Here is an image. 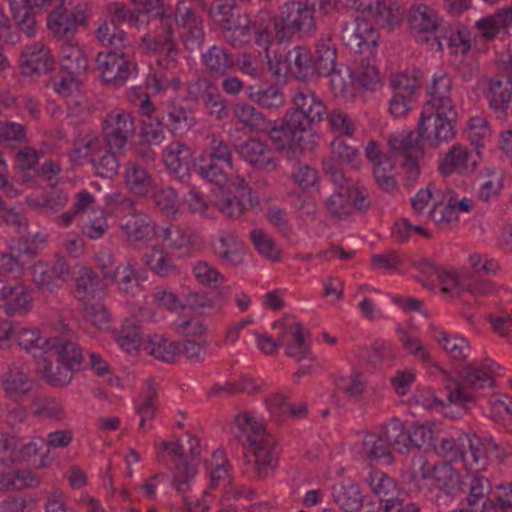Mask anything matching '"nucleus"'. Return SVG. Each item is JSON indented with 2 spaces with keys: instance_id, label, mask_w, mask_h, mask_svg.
Instances as JSON below:
<instances>
[{
  "instance_id": "obj_26",
  "label": "nucleus",
  "mask_w": 512,
  "mask_h": 512,
  "mask_svg": "<svg viewBox=\"0 0 512 512\" xmlns=\"http://www.w3.org/2000/svg\"><path fill=\"white\" fill-rule=\"evenodd\" d=\"M233 196L217 202L219 209L230 219L239 218L250 202L251 188L243 178H237L231 184Z\"/></svg>"
},
{
  "instance_id": "obj_27",
  "label": "nucleus",
  "mask_w": 512,
  "mask_h": 512,
  "mask_svg": "<svg viewBox=\"0 0 512 512\" xmlns=\"http://www.w3.org/2000/svg\"><path fill=\"white\" fill-rule=\"evenodd\" d=\"M202 63L213 77H223L238 65L234 55L225 47L213 45L202 54Z\"/></svg>"
},
{
  "instance_id": "obj_19",
  "label": "nucleus",
  "mask_w": 512,
  "mask_h": 512,
  "mask_svg": "<svg viewBox=\"0 0 512 512\" xmlns=\"http://www.w3.org/2000/svg\"><path fill=\"white\" fill-rule=\"evenodd\" d=\"M154 21L160 23L162 30L161 35L164 36L162 49L159 52L158 65L163 69L172 70L177 67L179 49L176 41L173 38L175 19L172 15L166 14L163 11H157L152 18Z\"/></svg>"
},
{
  "instance_id": "obj_54",
  "label": "nucleus",
  "mask_w": 512,
  "mask_h": 512,
  "mask_svg": "<svg viewBox=\"0 0 512 512\" xmlns=\"http://www.w3.org/2000/svg\"><path fill=\"white\" fill-rule=\"evenodd\" d=\"M116 341L127 353H137L142 343L139 326L132 320H125L118 332Z\"/></svg>"
},
{
  "instance_id": "obj_58",
  "label": "nucleus",
  "mask_w": 512,
  "mask_h": 512,
  "mask_svg": "<svg viewBox=\"0 0 512 512\" xmlns=\"http://www.w3.org/2000/svg\"><path fill=\"white\" fill-rule=\"evenodd\" d=\"M33 413L38 417H44L53 420H62L65 417L63 406L54 398L40 397L31 403Z\"/></svg>"
},
{
  "instance_id": "obj_52",
  "label": "nucleus",
  "mask_w": 512,
  "mask_h": 512,
  "mask_svg": "<svg viewBox=\"0 0 512 512\" xmlns=\"http://www.w3.org/2000/svg\"><path fill=\"white\" fill-rule=\"evenodd\" d=\"M324 206L333 219H346L352 214L351 196L347 189L334 192L325 200Z\"/></svg>"
},
{
  "instance_id": "obj_12",
  "label": "nucleus",
  "mask_w": 512,
  "mask_h": 512,
  "mask_svg": "<svg viewBox=\"0 0 512 512\" xmlns=\"http://www.w3.org/2000/svg\"><path fill=\"white\" fill-rule=\"evenodd\" d=\"M341 38L344 44L355 53H363L378 45L379 36L367 19L356 17L343 24Z\"/></svg>"
},
{
  "instance_id": "obj_43",
  "label": "nucleus",
  "mask_w": 512,
  "mask_h": 512,
  "mask_svg": "<svg viewBox=\"0 0 512 512\" xmlns=\"http://www.w3.org/2000/svg\"><path fill=\"white\" fill-rule=\"evenodd\" d=\"M314 75L327 77L336 66V48L330 41L317 43L312 55Z\"/></svg>"
},
{
  "instance_id": "obj_57",
  "label": "nucleus",
  "mask_w": 512,
  "mask_h": 512,
  "mask_svg": "<svg viewBox=\"0 0 512 512\" xmlns=\"http://www.w3.org/2000/svg\"><path fill=\"white\" fill-rule=\"evenodd\" d=\"M392 158L386 156L383 161L377 162L373 167V176L378 187L387 193L393 192L397 187V182L392 175L395 165Z\"/></svg>"
},
{
  "instance_id": "obj_17",
  "label": "nucleus",
  "mask_w": 512,
  "mask_h": 512,
  "mask_svg": "<svg viewBox=\"0 0 512 512\" xmlns=\"http://www.w3.org/2000/svg\"><path fill=\"white\" fill-rule=\"evenodd\" d=\"M347 7L366 13L380 27L393 29L401 21L398 8L388 5L385 0H346Z\"/></svg>"
},
{
  "instance_id": "obj_40",
  "label": "nucleus",
  "mask_w": 512,
  "mask_h": 512,
  "mask_svg": "<svg viewBox=\"0 0 512 512\" xmlns=\"http://www.w3.org/2000/svg\"><path fill=\"white\" fill-rule=\"evenodd\" d=\"M512 26V7L498 10L495 14L476 22V27L487 40H493L500 30Z\"/></svg>"
},
{
  "instance_id": "obj_50",
  "label": "nucleus",
  "mask_w": 512,
  "mask_h": 512,
  "mask_svg": "<svg viewBox=\"0 0 512 512\" xmlns=\"http://www.w3.org/2000/svg\"><path fill=\"white\" fill-rule=\"evenodd\" d=\"M143 259L145 265L160 277H168L179 273L173 259L163 250L153 248L150 253L144 254Z\"/></svg>"
},
{
  "instance_id": "obj_42",
  "label": "nucleus",
  "mask_w": 512,
  "mask_h": 512,
  "mask_svg": "<svg viewBox=\"0 0 512 512\" xmlns=\"http://www.w3.org/2000/svg\"><path fill=\"white\" fill-rule=\"evenodd\" d=\"M332 495L336 504L347 512L360 510L363 505V497L357 484L338 483L332 488Z\"/></svg>"
},
{
  "instance_id": "obj_31",
  "label": "nucleus",
  "mask_w": 512,
  "mask_h": 512,
  "mask_svg": "<svg viewBox=\"0 0 512 512\" xmlns=\"http://www.w3.org/2000/svg\"><path fill=\"white\" fill-rule=\"evenodd\" d=\"M75 371L77 370L60 361H55L54 363L50 356L43 358L37 366L38 374L47 384L53 387L68 385Z\"/></svg>"
},
{
  "instance_id": "obj_10",
  "label": "nucleus",
  "mask_w": 512,
  "mask_h": 512,
  "mask_svg": "<svg viewBox=\"0 0 512 512\" xmlns=\"http://www.w3.org/2000/svg\"><path fill=\"white\" fill-rule=\"evenodd\" d=\"M163 451L172 458L174 463V472L172 484L176 491L184 497L187 504L190 505L186 492L191 489L192 482L197 474V463L188 461V456L183 453L181 444L175 442H162ZM191 509V506H189Z\"/></svg>"
},
{
  "instance_id": "obj_13",
  "label": "nucleus",
  "mask_w": 512,
  "mask_h": 512,
  "mask_svg": "<svg viewBox=\"0 0 512 512\" xmlns=\"http://www.w3.org/2000/svg\"><path fill=\"white\" fill-rule=\"evenodd\" d=\"M485 97L488 108L500 120L512 115V80L508 77H494L488 80Z\"/></svg>"
},
{
  "instance_id": "obj_34",
  "label": "nucleus",
  "mask_w": 512,
  "mask_h": 512,
  "mask_svg": "<svg viewBox=\"0 0 512 512\" xmlns=\"http://www.w3.org/2000/svg\"><path fill=\"white\" fill-rule=\"evenodd\" d=\"M0 300L5 301L4 308L8 314H22L31 309L32 298L21 286H10L0 280Z\"/></svg>"
},
{
  "instance_id": "obj_3",
  "label": "nucleus",
  "mask_w": 512,
  "mask_h": 512,
  "mask_svg": "<svg viewBox=\"0 0 512 512\" xmlns=\"http://www.w3.org/2000/svg\"><path fill=\"white\" fill-rule=\"evenodd\" d=\"M495 366L496 364L488 359L482 361L479 366L467 364L459 370L462 382L450 377L448 372L443 370L442 373L445 375L446 389L448 391V401L455 404L473 401L474 395L466 387L480 389L485 384L492 386L494 384L492 374L494 373Z\"/></svg>"
},
{
  "instance_id": "obj_22",
  "label": "nucleus",
  "mask_w": 512,
  "mask_h": 512,
  "mask_svg": "<svg viewBox=\"0 0 512 512\" xmlns=\"http://www.w3.org/2000/svg\"><path fill=\"white\" fill-rule=\"evenodd\" d=\"M163 161L168 171L180 180L190 176L193 151L183 142L173 141L163 151Z\"/></svg>"
},
{
  "instance_id": "obj_62",
  "label": "nucleus",
  "mask_w": 512,
  "mask_h": 512,
  "mask_svg": "<svg viewBox=\"0 0 512 512\" xmlns=\"http://www.w3.org/2000/svg\"><path fill=\"white\" fill-rule=\"evenodd\" d=\"M94 217L89 215L82 218L81 232L84 236L90 239L101 238L108 230L107 219L101 210H92Z\"/></svg>"
},
{
  "instance_id": "obj_36",
  "label": "nucleus",
  "mask_w": 512,
  "mask_h": 512,
  "mask_svg": "<svg viewBox=\"0 0 512 512\" xmlns=\"http://www.w3.org/2000/svg\"><path fill=\"white\" fill-rule=\"evenodd\" d=\"M124 183L130 192L145 197L153 186V179L143 166L130 161L125 166Z\"/></svg>"
},
{
  "instance_id": "obj_37",
  "label": "nucleus",
  "mask_w": 512,
  "mask_h": 512,
  "mask_svg": "<svg viewBox=\"0 0 512 512\" xmlns=\"http://www.w3.org/2000/svg\"><path fill=\"white\" fill-rule=\"evenodd\" d=\"M408 23L413 32L430 34L438 28V16L433 8L425 4H418L410 8Z\"/></svg>"
},
{
  "instance_id": "obj_63",
  "label": "nucleus",
  "mask_w": 512,
  "mask_h": 512,
  "mask_svg": "<svg viewBox=\"0 0 512 512\" xmlns=\"http://www.w3.org/2000/svg\"><path fill=\"white\" fill-rule=\"evenodd\" d=\"M164 128L165 125L160 119L159 113L152 115L149 118L142 120V126L140 130L139 138L144 139L147 142L159 145L164 139Z\"/></svg>"
},
{
  "instance_id": "obj_28",
  "label": "nucleus",
  "mask_w": 512,
  "mask_h": 512,
  "mask_svg": "<svg viewBox=\"0 0 512 512\" xmlns=\"http://www.w3.org/2000/svg\"><path fill=\"white\" fill-rule=\"evenodd\" d=\"M434 485L447 495L456 496L459 492H465L467 481L450 463L434 464Z\"/></svg>"
},
{
  "instance_id": "obj_29",
  "label": "nucleus",
  "mask_w": 512,
  "mask_h": 512,
  "mask_svg": "<svg viewBox=\"0 0 512 512\" xmlns=\"http://www.w3.org/2000/svg\"><path fill=\"white\" fill-rule=\"evenodd\" d=\"M288 72L292 77L301 81H310L315 78L312 54L304 47L296 46L289 50L285 56Z\"/></svg>"
},
{
  "instance_id": "obj_59",
  "label": "nucleus",
  "mask_w": 512,
  "mask_h": 512,
  "mask_svg": "<svg viewBox=\"0 0 512 512\" xmlns=\"http://www.w3.org/2000/svg\"><path fill=\"white\" fill-rule=\"evenodd\" d=\"M328 76L330 77L331 88L335 93H347L355 83L354 71L345 64L336 65Z\"/></svg>"
},
{
  "instance_id": "obj_53",
  "label": "nucleus",
  "mask_w": 512,
  "mask_h": 512,
  "mask_svg": "<svg viewBox=\"0 0 512 512\" xmlns=\"http://www.w3.org/2000/svg\"><path fill=\"white\" fill-rule=\"evenodd\" d=\"M145 349L150 355L166 363H173L180 351V347L175 342H170L162 336L155 335L149 339Z\"/></svg>"
},
{
  "instance_id": "obj_55",
  "label": "nucleus",
  "mask_w": 512,
  "mask_h": 512,
  "mask_svg": "<svg viewBox=\"0 0 512 512\" xmlns=\"http://www.w3.org/2000/svg\"><path fill=\"white\" fill-rule=\"evenodd\" d=\"M435 340L453 359L462 361L468 357L470 346L465 338L441 331L435 335Z\"/></svg>"
},
{
  "instance_id": "obj_47",
  "label": "nucleus",
  "mask_w": 512,
  "mask_h": 512,
  "mask_svg": "<svg viewBox=\"0 0 512 512\" xmlns=\"http://www.w3.org/2000/svg\"><path fill=\"white\" fill-rule=\"evenodd\" d=\"M12 340L19 347L36 356L37 354L45 353L49 337H42L40 332L35 329L21 328L16 330L14 328Z\"/></svg>"
},
{
  "instance_id": "obj_46",
  "label": "nucleus",
  "mask_w": 512,
  "mask_h": 512,
  "mask_svg": "<svg viewBox=\"0 0 512 512\" xmlns=\"http://www.w3.org/2000/svg\"><path fill=\"white\" fill-rule=\"evenodd\" d=\"M363 450L371 461L390 464L393 461L392 449L383 439L381 433H367L362 442Z\"/></svg>"
},
{
  "instance_id": "obj_5",
  "label": "nucleus",
  "mask_w": 512,
  "mask_h": 512,
  "mask_svg": "<svg viewBox=\"0 0 512 512\" xmlns=\"http://www.w3.org/2000/svg\"><path fill=\"white\" fill-rule=\"evenodd\" d=\"M308 130L298 125L286 114L282 119L272 121L265 131L274 149L286 157H296L309 149L310 141L306 139Z\"/></svg>"
},
{
  "instance_id": "obj_56",
  "label": "nucleus",
  "mask_w": 512,
  "mask_h": 512,
  "mask_svg": "<svg viewBox=\"0 0 512 512\" xmlns=\"http://www.w3.org/2000/svg\"><path fill=\"white\" fill-rule=\"evenodd\" d=\"M248 97L261 108L270 111L278 110L285 103L283 93L275 86L251 92Z\"/></svg>"
},
{
  "instance_id": "obj_44",
  "label": "nucleus",
  "mask_w": 512,
  "mask_h": 512,
  "mask_svg": "<svg viewBox=\"0 0 512 512\" xmlns=\"http://www.w3.org/2000/svg\"><path fill=\"white\" fill-rule=\"evenodd\" d=\"M214 253L228 264L236 266L243 261L241 243L231 234H221L213 242Z\"/></svg>"
},
{
  "instance_id": "obj_61",
  "label": "nucleus",
  "mask_w": 512,
  "mask_h": 512,
  "mask_svg": "<svg viewBox=\"0 0 512 512\" xmlns=\"http://www.w3.org/2000/svg\"><path fill=\"white\" fill-rule=\"evenodd\" d=\"M433 43L437 44V49L439 51H442L444 48V45H446L448 48H450L452 53L457 54L459 51H461L462 54H466L470 49V42L467 39L464 32L460 30H456L450 33L449 36H440V35H434Z\"/></svg>"
},
{
  "instance_id": "obj_30",
  "label": "nucleus",
  "mask_w": 512,
  "mask_h": 512,
  "mask_svg": "<svg viewBox=\"0 0 512 512\" xmlns=\"http://www.w3.org/2000/svg\"><path fill=\"white\" fill-rule=\"evenodd\" d=\"M54 68V61L49 51L43 46H32L21 55L22 74L33 76L40 73H48Z\"/></svg>"
},
{
  "instance_id": "obj_60",
  "label": "nucleus",
  "mask_w": 512,
  "mask_h": 512,
  "mask_svg": "<svg viewBox=\"0 0 512 512\" xmlns=\"http://www.w3.org/2000/svg\"><path fill=\"white\" fill-rule=\"evenodd\" d=\"M435 438V432L428 424L413 423L407 430V451L412 447L421 449L430 445Z\"/></svg>"
},
{
  "instance_id": "obj_1",
  "label": "nucleus",
  "mask_w": 512,
  "mask_h": 512,
  "mask_svg": "<svg viewBox=\"0 0 512 512\" xmlns=\"http://www.w3.org/2000/svg\"><path fill=\"white\" fill-rule=\"evenodd\" d=\"M234 423L238 429L236 438L247 451L246 473L257 480L270 477L278 466L279 451L274 437L247 412L235 416Z\"/></svg>"
},
{
  "instance_id": "obj_16",
  "label": "nucleus",
  "mask_w": 512,
  "mask_h": 512,
  "mask_svg": "<svg viewBox=\"0 0 512 512\" xmlns=\"http://www.w3.org/2000/svg\"><path fill=\"white\" fill-rule=\"evenodd\" d=\"M158 113L165 128L175 136H183L197 123L193 110L180 102L164 103L159 107Z\"/></svg>"
},
{
  "instance_id": "obj_45",
  "label": "nucleus",
  "mask_w": 512,
  "mask_h": 512,
  "mask_svg": "<svg viewBox=\"0 0 512 512\" xmlns=\"http://www.w3.org/2000/svg\"><path fill=\"white\" fill-rule=\"evenodd\" d=\"M15 160L16 170L22 181L29 184L31 188H34L36 177L40 175L39 169L37 168V152L30 147H25L24 149L17 152Z\"/></svg>"
},
{
  "instance_id": "obj_15",
  "label": "nucleus",
  "mask_w": 512,
  "mask_h": 512,
  "mask_svg": "<svg viewBox=\"0 0 512 512\" xmlns=\"http://www.w3.org/2000/svg\"><path fill=\"white\" fill-rule=\"evenodd\" d=\"M134 132V119L128 112L111 113L104 120L103 137L110 149L121 150Z\"/></svg>"
},
{
  "instance_id": "obj_48",
  "label": "nucleus",
  "mask_w": 512,
  "mask_h": 512,
  "mask_svg": "<svg viewBox=\"0 0 512 512\" xmlns=\"http://www.w3.org/2000/svg\"><path fill=\"white\" fill-rule=\"evenodd\" d=\"M277 326H280L284 330H292V339L288 342L286 347L288 356L300 361L310 353V346L305 341L306 331L300 322H296L290 327L282 322H278L274 324V327Z\"/></svg>"
},
{
  "instance_id": "obj_25",
  "label": "nucleus",
  "mask_w": 512,
  "mask_h": 512,
  "mask_svg": "<svg viewBox=\"0 0 512 512\" xmlns=\"http://www.w3.org/2000/svg\"><path fill=\"white\" fill-rule=\"evenodd\" d=\"M143 280L139 263L135 259L130 258L116 266L115 273L109 281L116 283L121 292L135 295L142 290Z\"/></svg>"
},
{
  "instance_id": "obj_39",
  "label": "nucleus",
  "mask_w": 512,
  "mask_h": 512,
  "mask_svg": "<svg viewBox=\"0 0 512 512\" xmlns=\"http://www.w3.org/2000/svg\"><path fill=\"white\" fill-rule=\"evenodd\" d=\"M233 113L241 124L256 133H265L271 122L265 114L246 102L236 103L233 107Z\"/></svg>"
},
{
  "instance_id": "obj_49",
  "label": "nucleus",
  "mask_w": 512,
  "mask_h": 512,
  "mask_svg": "<svg viewBox=\"0 0 512 512\" xmlns=\"http://www.w3.org/2000/svg\"><path fill=\"white\" fill-rule=\"evenodd\" d=\"M467 480L469 481L465 487L469 489L467 504L473 508L481 503V508H476L475 512H486L487 503L489 502L486 496L491 489L489 480L483 476H468Z\"/></svg>"
},
{
  "instance_id": "obj_24",
  "label": "nucleus",
  "mask_w": 512,
  "mask_h": 512,
  "mask_svg": "<svg viewBox=\"0 0 512 512\" xmlns=\"http://www.w3.org/2000/svg\"><path fill=\"white\" fill-rule=\"evenodd\" d=\"M395 94L390 100V113L394 117L404 116L410 109L412 96L418 88L415 79L399 74L391 79Z\"/></svg>"
},
{
  "instance_id": "obj_23",
  "label": "nucleus",
  "mask_w": 512,
  "mask_h": 512,
  "mask_svg": "<svg viewBox=\"0 0 512 512\" xmlns=\"http://www.w3.org/2000/svg\"><path fill=\"white\" fill-rule=\"evenodd\" d=\"M120 227L131 243H146L155 236L154 222L147 214L142 212L124 215Z\"/></svg>"
},
{
  "instance_id": "obj_18",
  "label": "nucleus",
  "mask_w": 512,
  "mask_h": 512,
  "mask_svg": "<svg viewBox=\"0 0 512 512\" xmlns=\"http://www.w3.org/2000/svg\"><path fill=\"white\" fill-rule=\"evenodd\" d=\"M235 151L241 159L257 169L272 172L277 168L272 150L259 139L249 138L235 145Z\"/></svg>"
},
{
  "instance_id": "obj_2",
  "label": "nucleus",
  "mask_w": 512,
  "mask_h": 512,
  "mask_svg": "<svg viewBox=\"0 0 512 512\" xmlns=\"http://www.w3.org/2000/svg\"><path fill=\"white\" fill-rule=\"evenodd\" d=\"M271 20L275 38L279 42L290 40L294 36L311 37L316 30L312 8L299 1L285 3Z\"/></svg>"
},
{
  "instance_id": "obj_21",
  "label": "nucleus",
  "mask_w": 512,
  "mask_h": 512,
  "mask_svg": "<svg viewBox=\"0 0 512 512\" xmlns=\"http://www.w3.org/2000/svg\"><path fill=\"white\" fill-rule=\"evenodd\" d=\"M45 354L76 370L81 369L83 354L81 348L72 340L71 335L49 337Z\"/></svg>"
},
{
  "instance_id": "obj_32",
  "label": "nucleus",
  "mask_w": 512,
  "mask_h": 512,
  "mask_svg": "<svg viewBox=\"0 0 512 512\" xmlns=\"http://www.w3.org/2000/svg\"><path fill=\"white\" fill-rule=\"evenodd\" d=\"M254 23L247 13H242L221 31L224 41L233 48H242L252 40Z\"/></svg>"
},
{
  "instance_id": "obj_9",
  "label": "nucleus",
  "mask_w": 512,
  "mask_h": 512,
  "mask_svg": "<svg viewBox=\"0 0 512 512\" xmlns=\"http://www.w3.org/2000/svg\"><path fill=\"white\" fill-rule=\"evenodd\" d=\"M292 103V107L285 114L292 122H296L307 130L313 124L322 122L327 114L324 102L309 89H297Z\"/></svg>"
},
{
  "instance_id": "obj_20",
  "label": "nucleus",
  "mask_w": 512,
  "mask_h": 512,
  "mask_svg": "<svg viewBox=\"0 0 512 512\" xmlns=\"http://www.w3.org/2000/svg\"><path fill=\"white\" fill-rule=\"evenodd\" d=\"M0 380L5 394L14 400L27 395L34 385L29 370L20 363L10 364Z\"/></svg>"
},
{
  "instance_id": "obj_6",
  "label": "nucleus",
  "mask_w": 512,
  "mask_h": 512,
  "mask_svg": "<svg viewBox=\"0 0 512 512\" xmlns=\"http://www.w3.org/2000/svg\"><path fill=\"white\" fill-rule=\"evenodd\" d=\"M420 142L415 131L405 136L391 135L388 138L390 154L387 156L392 158L396 163L399 162L403 174L404 186L406 187L413 186L420 175L418 158L423 155Z\"/></svg>"
},
{
  "instance_id": "obj_38",
  "label": "nucleus",
  "mask_w": 512,
  "mask_h": 512,
  "mask_svg": "<svg viewBox=\"0 0 512 512\" xmlns=\"http://www.w3.org/2000/svg\"><path fill=\"white\" fill-rule=\"evenodd\" d=\"M477 160L462 145L453 146L441 161L439 169L442 174H449L452 171L466 172L472 171L476 166Z\"/></svg>"
},
{
  "instance_id": "obj_64",
  "label": "nucleus",
  "mask_w": 512,
  "mask_h": 512,
  "mask_svg": "<svg viewBox=\"0 0 512 512\" xmlns=\"http://www.w3.org/2000/svg\"><path fill=\"white\" fill-rule=\"evenodd\" d=\"M290 178L303 190H307L315 186L318 182L319 175L318 171L309 164L296 162L291 169Z\"/></svg>"
},
{
  "instance_id": "obj_33",
  "label": "nucleus",
  "mask_w": 512,
  "mask_h": 512,
  "mask_svg": "<svg viewBox=\"0 0 512 512\" xmlns=\"http://www.w3.org/2000/svg\"><path fill=\"white\" fill-rule=\"evenodd\" d=\"M452 81L447 74L434 77L433 83L429 89L430 98L426 102L427 111L429 108H435L441 113L456 112L450 98Z\"/></svg>"
},
{
  "instance_id": "obj_7",
  "label": "nucleus",
  "mask_w": 512,
  "mask_h": 512,
  "mask_svg": "<svg viewBox=\"0 0 512 512\" xmlns=\"http://www.w3.org/2000/svg\"><path fill=\"white\" fill-rule=\"evenodd\" d=\"M108 12L111 20L99 25L96 29V37L103 46L125 49L129 45L127 33L119 28L117 23H128L138 28L143 22L140 19V12L136 9L131 10L121 2L109 4Z\"/></svg>"
},
{
  "instance_id": "obj_11",
  "label": "nucleus",
  "mask_w": 512,
  "mask_h": 512,
  "mask_svg": "<svg viewBox=\"0 0 512 512\" xmlns=\"http://www.w3.org/2000/svg\"><path fill=\"white\" fill-rule=\"evenodd\" d=\"M61 3L64 0H59ZM87 6L76 5L70 13L60 4L48 17V28L59 39L70 40L74 37L78 27L87 25Z\"/></svg>"
},
{
  "instance_id": "obj_35",
  "label": "nucleus",
  "mask_w": 512,
  "mask_h": 512,
  "mask_svg": "<svg viewBox=\"0 0 512 512\" xmlns=\"http://www.w3.org/2000/svg\"><path fill=\"white\" fill-rule=\"evenodd\" d=\"M455 193L451 189H447L445 193L435 199L432 209L428 213V217L440 228H447L452 223L459 220L456 209L454 208Z\"/></svg>"
},
{
  "instance_id": "obj_51",
  "label": "nucleus",
  "mask_w": 512,
  "mask_h": 512,
  "mask_svg": "<svg viewBox=\"0 0 512 512\" xmlns=\"http://www.w3.org/2000/svg\"><path fill=\"white\" fill-rule=\"evenodd\" d=\"M380 433L391 449L400 453L407 452V431L398 418H392L382 427Z\"/></svg>"
},
{
  "instance_id": "obj_8",
  "label": "nucleus",
  "mask_w": 512,
  "mask_h": 512,
  "mask_svg": "<svg viewBox=\"0 0 512 512\" xmlns=\"http://www.w3.org/2000/svg\"><path fill=\"white\" fill-rule=\"evenodd\" d=\"M457 112L426 114L422 112L415 133L421 142L430 147L437 148L441 143L448 142L455 137V124Z\"/></svg>"
},
{
  "instance_id": "obj_4",
  "label": "nucleus",
  "mask_w": 512,
  "mask_h": 512,
  "mask_svg": "<svg viewBox=\"0 0 512 512\" xmlns=\"http://www.w3.org/2000/svg\"><path fill=\"white\" fill-rule=\"evenodd\" d=\"M95 61L99 78L110 88L123 87L138 72L137 64L123 49L99 52Z\"/></svg>"
},
{
  "instance_id": "obj_41",
  "label": "nucleus",
  "mask_w": 512,
  "mask_h": 512,
  "mask_svg": "<svg viewBox=\"0 0 512 512\" xmlns=\"http://www.w3.org/2000/svg\"><path fill=\"white\" fill-rule=\"evenodd\" d=\"M100 277L91 268L80 267L75 276V297L83 303L94 299L100 289Z\"/></svg>"
},
{
  "instance_id": "obj_14",
  "label": "nucleus",
  "mask_w": 512,
  "mask_h": 512,
  "mask_svg": "<svg viewBox=\"0 0 512 512\" xmlns=\"http://www.w3.org/2000/svg\"><path fill=\"white\" fill-rule=\"evenodd\" d=\"M69 265L61 255H55V261L50 266L39 261L32 268V281L41 290L54 292L69 277Z\"/></svg>"
}]
</instances>
